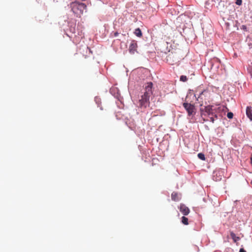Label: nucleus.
Returning a JSON list of instances; mask_svg holds the SVG:
<instances>
[{
	"instance_id": "ddd939ff",
	"label": "nucleus",
	"mask_w": 252,
	"mask_h": 252,
	"mask_svg": "<svg viewBox=\"0 0 252 252\" xmlns=\"http://www.w3.org/2000/svg\"><path fill=\"white\" fill-rule=\"evenodd\" d=\"M197 157L199 159H200L202 160H205L206 159L205 155L203 153H201L198 154Z\"/></svg>"
},
{
	"instance_id": "a211bd4d",
	"label": "nucleus",
	"mask_w": 252,
	"mask_h": 252,
	"mask_svg": "<svg viewBox=\"0 0 252 252\" xmlns=\"http://www.w3.org/2000/svg\"><path fill=\"white\" fill-rule=\"evenodd\" d=\"M239 252H246V251L244 249L241 248L240 249Z\"/></svg>"
},
{
	"instance_id": "dca6fc26",
	"label": "nucleus",
	"mask_w": 252,
	"mask_h": 252,
	"mask_svg": "<svg viewBox=\"0 0 252 252\" xmlns=\"http://www.w3.org/2000/svg\"><path fill=\"white\" fill-rule=\"evenodd\" d=\"M235 3L238 5H241L242 3V0H236Z\"/></svg>"
},
{
	"instance_id": "423d86ee",
	"label": "nucleus",
	"mask_w": 252,
	"mask_h": 252,
	"mask_svg": "<svg viewBox=\"0 0 252 252\" xmlns=\"http://www.w3.org/2000/svg\"><path fill=\"white\" fill-rule=\"evenodd\" d=\"M210 96V94L208 91L204 90L202 91L199 94L198 97V100L199 99L203 100V99H209Z\"/></svg>"
},
{
	"instance_id": "9d476101",
	"label": "nucleus",
	"mask_w": 252,
	"mask_h": 252,
	"mask_svg": "<svg viewBox=\"0 0 252 252\" xmlns=\"http://www.w3.org/2000/svg\"><path fill=\"white\" fill-rule=\"evenodd\" d=\"M230 236L234 242H236L240 239V238L239 237L236 236L235 234L233 232H230Z\"/></svg>"
},
{
	"instance_id": "f257e3e1",
	"label": "nucleus",
	"mask_w": 252,
	"mask_h": 252,
	"mask_svg": "<svg viewBox=\"0 0 252 252\" xmlns=\"http://www.w3.org/2000/svg\"><path fill=\"white\" fill-rule=\"evenodd\" d=\"M153 83L148 82L147 83L145 88V92L143 95L141 96V98L139 100V106L141 107L146 108L149 104V98L152 94Z\"/></svg>"
},
{
	"instance_id": "0eeeda50",
	"label": "nucleus",
	"mask_w": 252,
	"mask_h": 252,
	"mask_svg": "<svg viewBox=\"0 0 252 252\" xmlns=\"http://www.w3.org/2000/svg\"><path fill=\"white\" fill-rule=\"evenodd\" d=\"M179 208L180 209V212L184 215L186 216V215H188L190 211H189V208L183 204H181L180 205V206L179 207Z\"/></svg>"
},
{
	"instance_id": "20e7f679",
	"label": "nucleus",
	"mask_w": 252,
	"mask_h": 252,
	"mask_svg": "<svg viewBox=\"0 0 252 252\" xmlns=\"http://www.w3.org/2000/svg\"><path fill=\"white\" fill-rule=\"evenodd\" d=\"M183 105L187 111L189 116H191L195 114V107L193 104L185 102L183 103Z\"/></svg>"
},
{
	"instance_id": "f03ea898",
	"label": "nucleus",
	"mask_w": 252,
	"mask_h": 252,
	"mask_svg": "<svg viewBox=\"0 0 252 252\" xmlns=\"http://www.w3.org/2000/svg\"><path fill=\"white\" fill-rule=\"evenodd\" d=\"M70 7L77 16H80L84 11L86 10L87 6L85 3L74 1L70 3Z\"/></svg>"
},
{
	"instance_id": "4468645a",
	"label": "nucleus",
	"mask_w": 252,
	"mask_h": 252,
	"mask_svg": "<svg viewBox=\"0 0 252 252\" xmlns=\"http://www.w3.org/2000/svg\"><path fill=\"white\" fill-rule=\"evenodd\" d=\"M187 77L185 75H182L180 76V80L182 82H186L187 81Z\"/></svg>"
},
{
	"instance_id": "f3484780",
	"label": "nucleus",
	"mask_w": 252,
	"mask_h": 252,
	"mask_svg": "<svg viewBox=\"0 0 252 252\" xmlns=\"http://www.w3.org/2000/svg\"><path fill=\"white\" fill-rule=\"evenodd\" d=\"M215 117L214 116H211V117H210V121L212 122L213 123L215 122Z\"/></svg>"
},
{
	"instance_id": "2eb2a0df",
	"label": "nucleus",
	"mask_w": 252,
	"mask_h": 252,
	"mask_svg": "<svg viewBox=\"0 0 252 252\" xmlns=\"http://www.w3.org/2000/svg\"><path fill=\"white\" fill-rule=\"evenodd\" d=\"M227 117L229 119H232L233 117V114L232 112H228L227 114Z\"/></svg>"
},
{
	"instance_id": "9b49d317",
	"label": "nucleus",
	"mask_w": 252,
	"mask_h": 252,
	"mask_svg": "<svg viewBox=\"0 0 252 252\" xmlns=\"http://www.w3.org/2000/svg\"><path fill=\"white\" fill-rule=\"evenodd\" d=\"M134 33L137 36L139 37H141L142 35L141 31L139 28L136 29Z\"/></svg>"
},
{
	"instance_id": "6e6552de",
	"label": "nucleus",
	"mask_w": 252,
	"mask_h": 252,
	"mask_svg": "<svg viewBox=\"0 0 252 252\" xmlns=\"http://www.w3.org/2000/svg\"><path fill=\"white\" fill-rule=\"evenodd\" d=\"M171 199L174 201H178L181 199V195L176 192H173L171 194Z\"/></svg>"
},
{
	"instance_id": "39448f33",
	"label": "nucleus",
	"mask_w": 252,
	"mask_h": 252,
	"mask_svg": "<svg viewBox=\"0 0 252 252\" xmlns=\"http://www.w3.org/2000/svg\"><path fill=\"white\" fill-rule=\"evenodd\" d=\"M138 47L136 41L132 40L129 46L128 51L131 54H134L135 52H137V49Z\"/></svg>"
},
{
	"instance_id": "f8f14e48",
	"label": "nucleus",
	"mask_w": 252,
	"mask_h": 252,
	"mask_svg": "<svg viewBox=\"0 0 252 252\" xmlns=\"http://www.w3.org/2000/svg\"><path fill=\"white\" fill-rule=\"evenodd\" d=\"M182 222L185 225H188L189 224L188 219L185 216L182 217Z\"/></svg>"
},
{
	"instance_id": "1a4fd4ad",
	"label": "nucleus",
	"mask_w": 252,
	"mask_h": 252,
	"mask_svg": "<svg viewBox=\"0 0 252 252\" xmlns=\"http://www.w3.org/2000/svg\"><path fill=\"white\" fill-rule=\"evenodd\" d=\"M246 115L251 121H252V107L247 106L246 108Z\"/></svg>"
},
{
	"instance_id": "412c9836",
	"label": "nucleus",
	"mask_w": 252,
	"mask_h": 252,
	"mask_svg": "<svg viewBox=\"0 0 252 252\" xmlns=\"http://www.w3.org/2000/svg\"><path fill=\"white\" fill-rule=\"evenodd\" d=\"M251 184L252 185V181H251Z\"/></svg>"
},
{
	"instance_id": "aec40b11",
	"label": "nucleus",
	"mask_w": 252,
	"mask_h": 252,
	"mask_svg": "<svg viewBox=\"0 0 252 252\" xmlns=\"http://www.w3.org/2000/svg\"><path fill=\"white\" fill-rule=\"evenodd\" d=\"M202 119H203V121H207V120H205V119L204 118H203Z\"/></svg>"
},
{
	"instance_id": "6ab92c4d",
	"label": "nucleus",
	"mask_w": 252,
	"mask_h": 252,
	"mask_svg": "<svg viewBox=\"0 0 252 252\" xmlns=\"http://www.w3.org/2000/svg\"><path fill=\"white\" fill-rule=\"evenodd\" d=\"M118 34H119V33H118V32H115L114 33V36H117Z\"/></svg>"
},
{
	"instance_id": "7ed1b4c3",
	"label": "nucleus",
	"mask_w": 252,
	"mask_h": 252,
	"mask_svg": "<svg viewBox=\"0 0 252 252\" xmlns=\"http://www.w3.org/2000/svg\"><path fill=\"white\" fill-rule=\"evenodd\" d=\"M200 110L202 117H203V116H209L214 115L216 119L218 118L217 115L215 114L213 112L212 105H209L207 106H205L204 108H201Z\"/></svg>"
}]
</instances>
